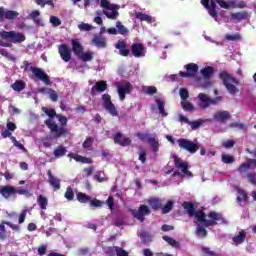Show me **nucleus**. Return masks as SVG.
I'll return each instance as SVG.
<instances>
[{
  "label": "nucleus",
  "instance_id": "49",
  "mask_svg": "<svg viewBox=\"0 0 256 256\" xmlns=\"http://www.w3.org/2000/svg\"><path fill=\"white\" fill-rule=\"evenodd\" d=\"M232 19H237V21H243V19H247V12H237L231 15Z\"/></svg>",
  "mask_w": 256,
  "mask_h": 256
},
{
  "label": "nucleus",
  "instance_id": "23",
  "mask_svg": "<svg viewBox=\"0 0 256 256\" xmlns=\"http://www.w3.org/2000/svg\"><path fill=\"white\" fill-rule=\"evenodd\" d=\"M148 205L153 211H159L163 207V202L159 198H150L148 199Z\"/></svg>",
  "mask_w": 256,
  "mask_h": 256
},
{
  "label": "nucleus",
  "instance_id": "3",
  "mask_svg": "<svg viewBox=\"0 0 256 256\" xmlns=\"http://www.w3.org/2000/svg\"><path fill=\"white\" fill-rule=\"evenodd\" d=\"M1 39L5 41H9L10 43H23L25 41V36L23 33H17L15 31H1L0 32Z\"/></svg>",
  "mask_w": 256,
  "mask_h": 256
},
{
  "label": "nucleus",
  "instance_id": "38",
  "mask_svg": "<svg viewBox=\"0 0 256 256\" xmlns=\"http://www.w3.org/2000/svg\"><path fill=\"white\" fill-rule=\"evenodd\" d=\"M19 17V12L14 10H7L4 14V19H7L8 21H13V19H17Z\"/></svg>",
  "mask_w": 256,
  "mask_h": 256
},
{
  "label": "nucleus",
  "instance_id": "2",
  "mask_svg": "<svg viewBox=\"0 0 256 256\" xmlns=\"http://www.w3.org/2000/svg\"><path fill=\"white\" fill-rule=\"evenodd\" d=\"M219 79L222 80L223 85L226 87L228 93L230 95H237L239 92V88L235 85H239V80L237 78L233 77L229 72L222 71L219 73Z\"/></svg>",
  "mask_w": 256,
  "mask_h": 256
},
{
  "label": "nucleus",
  "instance_id": "64",
  "mask_svg": "<svg viewBox=\"0 0 256 256\" xmlns=\"http://www.w3.org/2000/svg\"><path fill=\"white\" fill-rule=\"evenodd\" d=\"M116 255L117 256H129V253L127 251L123 250V248H116Z\"/></svg>",
  "mask_w": 256,
  "mask_h": 256
},
{
  "label": "nucleus",
  "instance_id": "25",
  "mask_svg": "<svg viewBox=\"0 0 256 256\" xmlns=\"http://www.w3.org/2000/svg\"><path fill=\"white\" fill-rule=\"evenodd\" d=\"M27 84L23 80H16L13 84H11V88L13 91H16V93H21V91H24L26 89Z\"/></svg>",
  "mask_w": 256,
  "mask_h": 256
},
{
  "label": "nucleus",
  "instance_id": "59",
  "mask_svg": "<svg viewBox=\"0 0 256 256\" xmlns=\"http://www.w3.org/2000/svg\"><path fill=\"white\" fill-rule=\"evenodd\" d=\"M90 207H103V201L94 198L93 200H90Z\"/></svg>",
  "mask_w": 256,
  "mask_h": 256
},
{
  "label": "nucleus",
  "instance_id": "6",
  "mask_svg": "<svg viewBox=\"0 0 256 256\" xmlns=\"http://www.w3.org/2000/svg\"><path fill=\"white\" fill-rule=\"evenodd\" d=\"M103 99V107L112 115V117H117L119 115V112H117V108H115V104L111 101V95L109 94H103L102 95Z\"/></svg>",
  "mask_w": 256,
  "mask_h": 256
},
{
  "label": "nucleus",
  "instance_id": "15",
  "mask_svg": "<svg viewBox=\"0 0 256 256\" xmlns=\"http://www.w3.org/2000/svg\"><path fill=\"white\" fill-rule=\"evenodd\" d=\"M47 175H48L49 185L53 187L54 191H59V189H61V179L55 177L53 175V172H51V170H48Z\"/></svg>",
  "mask_w": 256,
  "mask_h": 256
},
{
  "label": "nucleus",
  "instance_id": "22",
  "mask_svg": "<svg viewBox=\"0 0 256 256\" xmlns=\"http://www.w3.org/2000/svg\"><path fill=\"white\" fill-rule=\"evenodd\" d=\"M246 238H247V232L242 230L232 238V241L235 245H243V243H245Z\"/></svg>",
  "mask_w": 256,
  "mask_h": 256
},
{
  "label": "nucleus",
  "instance_id": "24",
  "mask_svg": "<svg viewBox=\"0 0 256 256\" xmlns=\"http://www.w3.org/2000/svg\"><path fill=\"white\" fill-rule=\"evenodd\" d=\"M195 223L197 224L196 227V235H198L199 237H207V229L205 226V222H197V220L195 221ZM210 227V226H207Z\"/></svg>",
  "mask_w": 256,
  "mask_h": 256
},
{
  "label": "nucleus",
  "instance_id": "54",
  "mask_svg": "<svg viewBox=\"0 0 256 256\" xmlns=\"http://www.w3.org/2000/svg\"><path fill=\"white\" fill-rule=\"evenodd\" d=\"M225 39H227V41H241V34H226Z\"/></svg>",
  "mask_w": 256,
  "mask_h": 256
},
{
  "label": "nucleus",
  "instance_id": "8",
  "mask_svg": "<svg viewBox=\"0 0 256 256\" xmlns=\"http://www.w3.org/2000/svg\"><path fill=\"white\" fill-rule=\"evenodd\" d=\"M132 215L135 219L140 221V223L145 222V215H151V209L147 205H140L138 210H133Z\"/></svg>",
  "mask_w": 256,
  "mask_h": 256
},
{
  "label": "nucleus",
  "instance_id": "43",
  "mask_svg": "<svg viewBox=\"0 0 256 256\" xmlns=\"http://www.w3.org/2000/svg\"><path fill=\"white\" fill-rule=\"evenodd\" d=\"M142 92L145 93V95H155L157 93V87L155 86H143Z\"/></svg>",
  "mask_w": 256,
  "mask_h": 256
},
{
  "label": "nucleus",
  "instance_id": "7",
  "mask_svg": "<svg viewBox=\"0 0 256 256\" xmlns=\"http://www.w3.org/2000/svg\"><path fill=\"white\" fill-rule=\"evenodd\" d=\"M44 123L48 129H50L51 133H56V137H63L67 135V129L59 127L52 119H47Z\"/></svg>",
  "mask_w": 256,
  "mask_h": 256
},
{
  "label": "nucleus",
  "instance_id": "62",
  "mask_svg": "<svg viewBox=\"0 0 256 256\" xmlns=\"http://www.w3.org/2000/svg\"><path fill=\"white\" fill-rule=\"evenodd\" d=\"M202 252L206 256H217V254L214 251H212L211 249H209V247H202Z\"/></svg>",
  "mask_w": 256,
  "mask_h": 256
},
{
  "label": "nucleus",
  "instance_id": "14",
  "mask_svg": "<svg viewBox=\"0 0 256 256\" xmlns=\"http://www.w3.org/2000/svg\"><path fill=\"white\" fill-rule=\"evenodd\" d=\"M58 53L65 63H69V61H71V50L67 44H61L58 47Z\"/></svg>",
  "mask_w": 256,
  "mask_h": 256
},
{
  "label": "nucleus",
  "instance_id": "4",
  "mask_svg": "<svg viewBox=\"0 0 256 256\" xmlns=\"http://www.w3.org/2000/svg\"><path fill=\"white\" fill-rule=\"evenodd\" d=\"M177 143L180 149H184V151H188L191 155L197 153L199 151V144L185 138H180L177 140Z\"/></svg>",
  "mask_w": 256,
  "mask_h": 256
},
{
  "label": "nucleus",
  "instance_id": "21",
  "mask_svg": "<svg viewBox=\"0 0 256 256\" xmlns=\"http://www.w3.org/2000/svg\"><path fill=\"white\" fill-rule=\"evenodd\" d=\"M92 93H95L97 91L98 93H103L104 91H107V81H98L95 83V85L91 88Z\"/></svg>",
  "mask_w": 256,
  "mask_h": 256
},
{
  "label": "nucleus",
  "instance_id": "37",
  "mask_svg": "<svg viewBox=\"0 0 256 256\" xmlns=\"http://www.w3.org/2000/svg\"><path fill=\"white\" fill-rule=\"evenodd\" d=\"M76 199L79 201V203H91V196L83 192H79L76 196Z\"/></svg>",
  "mask_w": 256,
  "mask_h": 256
},
{
  "label": "nucleus",
  "instance_id": "42",
  "mask_svg": "<svg viewBox=\"0 0 256 256\" xmlns=\"http://www.w3.org/2000/svg\"><path fill=\"white\" fill-rule=\"evenodd\" d=\"M155 135H151L149 133H143V132H138L136 134V137H138V139L140 141H147V143H149V139H153Z\"/></svg>",
  "mask_w": 256,
  "mask_h": 256
},
{
  "label": "nucleus",
  "instance_id": "1",
  "mask_svg": "<svg viewBox=\"0 0 256 256\" xmlns=\"http://www.w3.org/2000/svg\"><path fill=\"white\" fill-rule=\"evenodd\" d=\"M182 207L187 211L189 217H195L197 223H204L205 227H215L217 221H225L222 213L210 211L206 215L203 210H195V204L193 202L184 201ZM207 217L209 218L208 220Z\"/></svg>",
  "mask_w": 256,
  "mask_h": 256
},
{
  "label": "nucleus",
  "instance_id": "20",
  "mask_svg": "<svg viewBox=\"0 0 256 256\" xmlns=\"http://www.w3.org/2000/svg\"><path fill=\"white\" fill-rule=\"evenodd\" d=\"M214 121H220L221 123H225V121H229L231 119V114L228 111H221L213 116Z\"/></svg>",
  "mask_w": 256,
  "mask_h": 256
},
{
  "label": "nucleus",
  "instance_id": "60",
  "mask_svg": "<svg viewBox=\"0 0 256 256\" xmlns=\"http://www.w3.org/2000/svg\"><path fill=\"white\" fill-rule=\"evenodd\" d=\"M180 97H181L182 101H187V99H189V91H187V89H185V88H181L180 89Z\"/></svg>",
  "mask_w": 256,
  "mask_h": 256
},
{
  "label": "nucleus",
  "instance_id": "10",
  "mask_svg": "<svg viewBox=\"0 0 256 256\" xmlns=\"http://www.w3.org/2000/svg\"><path fill=\"white\" fill-rule=\"evenodd\" d=\"M30 71L33 73V75H35L37 79L43 81L45 85H51V79H49V75H47L43 69L31 66Z\"/></svg>",
  "mask_w": 256,
  "mask_h": 256
},
{
  "label": "nucleus",
  "instance_id": "16",
  "mask_svg": "<svg viewBox=\"0 0 256 256\" xmlns=\"http://www.w3.org/2000/svg\"><path fill=\"white\" fill-rule=\"evenodd\" d=\"M115 47L119 50L122 57H129L131 55V51L127 49V42L125 40H118Z\"/></svg>",
  "mask_w": 256,
  "mask_h": 256
},
{
  "label": "nucleus",
  "instance_id": "56",
  "mask_svg": "<svg viewBox=\"0 0 256 256\" xmlns=\"http://www.w3.org/2000/svg\"><path fill=\"white\" fill-rule=\"evenodd\" d=\"M117 249H119V247L117 246H110L106 249L105 253L108 256H115V253H117Z\"/></svg>",
  "mask_w": 256,
  "mask_h": 256
},
{
  "label": "nucleus",
  "instance_id": "5",
  "mask_svg": "<svg viewBox=\"0 0 256 256\" xmlns=\"http://www.w3.org/2000/svg\"><path fill=\"white\" fill-rule=\"evenodd\" d=\"M198 99H200V107H202V109H207V107H211V105H217L222 98L221 96H217L216 98L211 99L207 94L200 93Z\"/></svg>",
  "mask_w": 256,
  "mask_h": 256
},
{
  "label": "nucleus",
  "instance_id": "19",
  "mask_svg": "<svg viewBox=\"0 0 256 256\" xmlns=\"http://www.w3.org/2000/svg\"><path fill=\"white\" fill-rule=\"evenodd\" d=\"M71 45L74 55L81 57V54L83 53V46L81 45V42H79L77 39H72Z\"/></svg>",
  "mask_w": 256,
  "mask_h": 256
},
{
  "label": "nucleus",
  "instance_id": "63",
  "mask_svg": "<svg viewBox=\"0 0 256 256\" xmlns=\"http://www.w3.org/2000/svg\"><path fill=\"white\" fill-rule=\"evenodd\" d=\"M249 183H252V185H256V173L252 172L247 175Z\"/></svg>",
  "mask_w": 256,
  "mask_h": 256
},
{
  "label": "nucleus",
  "instance_id": "32",
  "mask_svg": "<svg viewBox=\"0 0 256 256\" xmlns=\"http://www.w3.org/2000/svg\"><path fill=\"white\" fill-rule=\"evenodd\" d=\"M175 205V201L169 200L164 206H162L161 213L162 215H167L173 211V206Z\"/></svg>",
  "mask_w": 256,
  "mask_h": 256
},
{
  "label": "nucleus",
  "instance_id": "17",
  "mask_svg": "<svg viewBox=\"0 0 256 256\" xmlns=\"http://www.w3.org/2000/svg\"><path fill=\"white\" fill-rule=\"evenodd\" d=\"M131 53L133 57H143L145 55V47L141 43H134L131 46Z\"/></svg>",
  "mask_w": 256,
  "mask_h": 256
},
{
  "label": "nucleus",
  "instance_id": "36",
  "mask_svg": "<svg viewBox=\"0 0 256 256\" xmlns=\"http://www.w3.org/2000/svg\"><path fill=\"white\" fill-rule=\"evenodd\" d=\"M101 7L103 9H110V11H115V9H119V5L109 3V0H101L100 2Z\"/></svg>",
  "mask_w": 256,
  "mask_h": 256
},
{
  "label": "nucleus",
  "instance_id": "57",
  "mask_svg": "<svg viewBox=\"0 0 256 256\" xmlns=\"http://www.w3.org/2000/svg\"><path fill=\"white\" fill-rule=\"evenodd\" d=\"M50 23L53 25V27H59V25H61V19H59L57 16H51Z\"/></svg>",
  "mask_w": 256,
  "mask_h": 256
},
{
  "label": "nucleus",
  "instance_id": "18",
  "mask_svg": "<svg viewBox=\"0 0 256 256\" xmlns=\"http://www.w3.org/2000/svg\"><path fill=\"white\" fill-rule=\"evenodd\" d=\"M15 193L16 190L13 186H2L0 188V194L2 195V197H4V199H9V197H13Z\"/></svg>",
  "mask_w": 256,
  "mask_h": 256
},
{
  "label": "nucleus",
  "instance_id": "33",
  "mask_svg": "<svg viewBox=\"0 0 256 256\" xmlns=\"http://www.w3.org/2000/svg\"><path fill=\"white\" fill-rule=\"evenodd\" d=\"M155 103L158 107L160 115L162 117H167L168 113L165 111V102L159 98H156Z\"/></svg>",
  "mask_w": 256,
  "mask_h": 256
},
{
  "label": "nucleus",
  "instance_id": "30",
  "mask_svg": "<svg viewBox=\"0 0 256 256\" xmlns=\"http://www.w3.org/2000/svg\"><path fill=\"white\" fill-rule=\"evenodd\" d=\"M92 43H94V45H96L98 49H105V47H107V41L105 40V38H100L98 36H95L92 39Z\"/></svg>",
  "mask_w": 256,
  "mask_h": 256
},
{
  "label": "nucleus",
  "instance_id": "26",
  "mask_svg": "<svg viewBox=\"0 0 256 256\" xmlns=\"http://www.w3.org/2000/svg\"><path fill=\"white\" fill-rule=\"evenodd\" d=\"M134 15L136 19H139V21H146V23H153V17H151L149 14L136 11L134 12Z\"/></svg>",
  "mask_w": 256,
  "mask_h": 256
},
{
  "label": "nucleus",
  "instance_id": "46",
  "mask_svg": "<svg viewBox=\"0 0 256 256\" xmlns=\"http://www.w3.org/2000/svg\"><path fill=\"white\" fill-rule=\"evenodd\" d=\"M181 106L184 109V111H195V106H193V103L189 101H182Z\"/></svg>",
  "mask_w": 256,
  "mask_h": 256
},
{
  "label": "nucleus",
  "instance_id": "55",
  "mask_svg": "<svg viewBox=\"0 0 256 256\" xmlns=\"http://www.w3.org/2000/svg\"><path fill=\"white\" fill-rule=\"evenodd\" d=\"M78 29L80 31H92L93 26L91 24H87V23H81L78 25Z\"/></svg>",
  "mask_w": 256,
  "mask_h": 256
},
{
  "label": "nucleus",
  "instance_id": "50",
  "mask_svg": "<svg viewBox=\"0 0 256 256\" xmlns=\"http://www.w3.org/2000/svg\"><path fill=\"white\" fill-rule=\"evenodd\" d=\"M43 113H45L47 116H49L50 119H53V117L57 116V112L55 109H49L47 107H42Z\"/></svg>",
  "mask_w": 256,
  "mask_h": 256
},
{
  "label": "nucleus",
  "instance_id": "44",
  "mask_svg": "<svg viewBox=\"0 0 256 256\" xmlns=\"http://www.w3.org/2000/svg\"><path fill=\"white\" fill-rule=\"evenodd\" d=\"M64 197L67 201H73V199H75V192H73V188H71V186L67 187Z\"/></svg>",
  "mask_w": 256,
  "mask_h": 256
},
{
  "label": "nucleus",
  "instance_id": "53",
  "mask_svg": "<svg viewBox=\"0 0 256 256\" xmlns=\"http://www.w3.org/2000/svg\"><path fill=\"white\" fill-rule=\"evenodd\" d=\"M104 15H106L107 19L115 20L117 17H119V12L117 9L113 10L112 12L104 11Z\"/></svg>",
  "mask_w": 256,
  "mask_h": 256
},
{
  "label": "nucleus",
  "instance_id": "31",
  "mask_svg": "<svg viewBox=\"0 0 256 256\" xmlns=\"http://www.w3.org/2000/svg\"><path fill=\"white\" fill-rule=\"evenodd\" d=\"M116 29L119 35H123V37H127L129 35V29L121 23V21L116 22Z\"/></svg>",
  "mask_w": 256,
  "mask_h": 256
},
{
  "label": "nucleus",
  "instance_id": "39",
  "mask_svg": "<svg viewBox=\"0 0 256 256\" xmlns=\"http://www.w3.org/2000/svg\"><path fill=\"white\" fill-rule=\"evenodd\" d=\"M162 239L166 241V243L170 244L171 247H175L176 249H179V247H181V243H179L174 238H171L169 236H163Z\"/></svg>",
  "mask_w": 256,
  "mask_h": 256
},
{
  "label": "nucleus",
  "instance_id": "13",
  "mask_svg": "<svg viewBox=\"0 0 256 256\" xmlns=\"http://www.w3.org/2000/svg\"><path fill=\"white\" fill-rule=\"evenodd\" d=\"M174 165L177 169H180L184 175L191 176L193 175L191 171H189V163L183 162V160L179 157L174 158Z\"/></svg>",
  "mask_w": 256,
  "mask_h": 256
},
{
  "label": "nucleus",
  "instance_id": "35",
  "mask_svg": "<svg viewBox=\"0 0 256 256\" xmlns=\"http://www.w3.org/2000/svg\"><path fill=\"white\" fill-rule=\"evenodd\" d=\"M148 144L150 145L153 153H158L159 152L160 144H159V141H157L155 139V136L153 138H149Z\"/></svg>",
  "mask_w": 256,
  "mask_h": 256
},
{
  "label": "nucleus",
  "instance_id": "29",
  "mask_svg": "<svg viewBox=\"0 0 256 256\" xmlns=\"http://www.w3.org/2000/svg\"><path fill=\"white\" fill-rule=\"evenodd\" d=\"M238 196L236 198L237 203H241L242 201H244V203H247V201H249V195L247 194V191L239 188L237 190Z\"/></svg>",
  "mask_w": 256,
  "mask_h": 256
},
{
  "label": "nucleus",
  "instance_id": "51",
  "mask_svg": "<svg viewBox=\"0 0 256 256\" xmlns=\"http://www.w3.org/2000/svg\"><path fill=\"white\" fill-rule=\"evenodd\" d=\"M216 2L222 9H229L230 7H233V5H235L234 2L228 3L225 0H216Z\"/></svg>",
  "mask_w": 256,
  "mask_h": 256
},
{
  "label": "nucleus",
  "instance_id": "40",
  "mask_svg": "<svg viewBox=\"0 0 256 256\" xmlns=\"http://www.w3.org/2000/svg\"><path fill=\"white\" fill-rule=\"evenodd\" d=\"M39 15H41V12H39V10H34L30 13V19H32V21L36 23V25H42Z\"/></svg>",
  "mask_w": 256,
  "mask_h": 256
},
{
  "label": "nucleus",
  "instance_id": "61",
  "mask_svg": "<svg viewBox=\"0 0 256 256\" xmlns=\"http://www.w3.org/2000/svg\"><path fill=\"white\" fill-rule=\"evenodd\" d=\"M37 251H38V255L40 256L47 255V245L45 244L40 245Z\"/></svg>",
  "mask_w": 256,
  "mask_h": 256
},
{
  "label": "nucleus",
  "instance_id": "9",
  "mask_svg": "<svg viewBox=\"0 0 256 256\" xmlns=\"http://www.w3.org/2000/svg\"><path fill=\"white\" fill-rule=\"evenodd\" d=\"M117 89L120 101H125V95H131V92L133 91V85L131 82L125 81L118 85Z\"/></svg>",
  "mask_w": 256,
  "mask_h": 256
},
{
  "label": "nucleus",
  "instance_id": "28",
  "mask_svg": "<svg viewBox=\"0 0 256 256\" xmlns=\"http://www.w3.org/2000/svg\"><path fill=\"white\" fill-rule=\"evenodd\" d=\"M37 203L42 211H46L47 206L49 205V200L44 195L40 194L37 197Z\"/></svg>",
  "mask_w": 256,
  "mask_h": 256
},
{
  "label": "nucleus",
  "instance_id": "47",
  "mask_svg": "<svg viewBox=\"0 0 256 256\" xmlns=\"http://www.w3.org/2000/svg\"><path fill=\"white\" fill-rule=\"evenodd\" d=\"M222 163H225L226 165H231V163H235V158L229 154H223Z\"/></svg>",
  "mask_w": 256,
  "mask_h": 256
},
{
  "label": "nucleus",
  "instance_id": "27",
  "mask_svg": "<svg viewBox=\"0 0 256 256\" xmlns=\"http://www.w3.org/2000/svg\"><path fill=\"white\" fill-rule=\"evenodd\" d=\"M200 73L204 79H211V77H213V73H215V69L211 66H207L201 69Z\"/></svg>",
  "mask_w": 256,
  "mask_h": 256
},
{
  "label": "nucleus",
  "instance_id": "52",
  "mask_svg": "<svg viewBox=\"0 0 256 256\" xmlns=\"http://www.w3.org/2000/svg\"><path fill=\"white\" fill-rule=\"evenodd\" d=\"M94 141L95 140L93 139V137H87L82 144L83 149H89V148L93 147Z\"/></svg>",
  "mask_w": 256,
  "mask_h": 256
},
{
  "label": "nucleus",
  "instance_id": "48",
  "mask_svg": "<svg viewBox=\"0 0 256 256\" xmlns=\"http://www.w3.org/2000/svg\"><path fill=\"white\" fill-rule=\"evenodd\" d=\"M47 95H49V99H51V101L57 102L59 99V95L57 94V91L51 88H48Z\"/></svg>",
  "mask_w": 256,
  "mask_h": 256
},
{
  "label": "nucleus",
  "instance_id": "58",
  "mask_svg": "<svg viewBox=\"0 0 256 256\" xmlns=\"http://www.w3.org/2000/svg\"><path fill=\"white\" fill-rule=\"evenodd\" d=\"M189 125L191 127V129L193 131H195V129H199V127H201V125H203V121H190Z\"/></svg>",
  "mask_w": 256,
  "mask_h": 256
},
{
  "label": "nucleus",
  "instance_id": "45",
  "mask_svg": "<svg viewBox=\"0 0 256 256\" xmlns=\"http://www.w3.org/2000/svg\"><path fill=\"white\" fill-rule=\"evenodd\" d=\"M78 57L81 61H84V63H87V61H93V54L91 52H82Z\"/></svg>",
  "mask_w": 256,
  "mask_h": 256
},
{
  "label": "nucleus",
  "instance_id": "12",
  "mask_svg": "<svg viewBox=\"0 0 256 256\" xmlns=\"http://www.w3.org/2000/svg\"><path fill=\"white\" fill-rule=\"evenodd\" d=\"M113 141L116 145H120V147H129V145L132 143L131 138H123V134L121 132H116L114 134Z\"/></svg>",
  "mask_w": 256,
  "mask_h": 256
},
{
  "label": "nucleus",
  "instance_id": "34",
  "mask_svg": "<svg viewBox=\"0 0 256 256\" xmlns=\"http://www.w3.org/2000/svg\"><path fill=\"white\" fill-rule=\"evenodd\" d=\"M67 155V148L65 146H58L54 149V157L56 159H61V157H65Z\"/></svg>",
  "mask_w": 256,
  "mask_h": 256
},
{
  "label": "nucleus",
  "instance_id": "41",
  "mask_svg": "<svg viewBox=\"0 0 256 256\" xmlns=\"http://www.w3.org/2000/svg\"><path fill=\"white\" fill-rule=\"evenodd\" d=\"M251 169V162L250 159L247 160L246 163H242L238 168V173H247Z\"/></svg>",
  "mask_w": 256,
  "mask_h": 256
},
{
  "label": "nucleus",
  "instance_id": "11",
  "mask_svg": "<svg viewBox=\"0 0 256 256\" xmlns=\"http://www.w3.org/2000/svg\"><path fill=\"white\" fill-rule=\"evenodd\" d=\"M187 72L180 71V77L189 78L195 77L197 75V71H199V66L195 63H189L184 66Z\"/></svg>",
  "mask_w": 256,
  "mask_h": 256
}]
</instances>
